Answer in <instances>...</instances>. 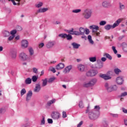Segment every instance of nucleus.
<instances>
[{"label":"nucleus","instance_id":"nucleus-31","mask_svg":"<svg viewBox=\"0 0 127 127\" xmlns=\"http://www.w3.org/2000/svg\"><path fill=\"white\" fill-rule=\"evenodd\" d=\"M100 106L97 105L94 107V111H96V114H99V112H100Z\"/></svg>","mask_w":127,"mask_h":127},{"label":"nucleus","instance_id":"nucleus-54","mask_svg":"<svg viewBox=\"0 0 127 127\" xmlns=\"http://www.w3.org/2000/svg\"><path fill=\"white\" fill-rule=\"evenodd\" d=\"M54 80H55V77H52V78H50L48 80V82L49 83H52V82H53V81H54Z\"/></svg>","mask_w":127,"mask_h":127},{"label":"nucleus","instance_id":"nucleus-35","mask_svg":"<svg viewBox=\"0 0 127 127\" xmlns=\"http://www.w3.org/2000/svg\"><path fill=\"white\" fill-rule=\"evenodd\" d=\"M43 81V87H45L46 85H47V82H48V80H47V78H45V79H42Z\"/></svg>","mask_w":127,"mask_h":127},{"label":"nucleus","instance_id":"nucleus-38","mask_svg":"<svg viewBox=\"0 0 127 127\" xmlns=\"http://www.w3.org/2000/svg\"><path fill=\"white\" fill-rule=\"evenodd\" d=\"M14 36H15V35H11V36H9V37L7 38V41H11L12 40H13V38H14Z\"/></svg>","mask_w":127,"mask_h":127},{"label":"nucleus","instance_id":"nucleus-61","mask_svg":"<svg viewBox=\"0 0 127 127\" xmlns=\"http://www.w3.org/2000/svg\"><path fill=\"white\" fill-rule=\"evenodd\" d=\"M17 29L18 31H20L22 30V28L21 27V26H18L17 27Z\"/></svg>","mask_w":127,"mask_h":127},{"label":"nucleus","instance_id":"nucleus-16","mask_svg":"<svg viewBox=\"0 0 127 127\" xmlns=\"http://www.w3.org/2000/svg\"><path fill=\"white\" fill-rule=\"evenodd\" d=\"M65 67V65L63 63H60L58 65H56V69L57 70H62Z\"/></svg>","mask_w":127,"mask_h":127},{"label":"nucleus","instance_id":"nucleus-51","mask_svg":"<svg viewBox=\"0 0 127 127\" xmlns=\"http://www.w3.org/2000/svg\"><path fill=\"white\" fill-rule=\"evenodd\" d=\"M112 50H113V52H114L115 54H117V53H118V51H117V49H116V47L112 46Z\"/></svg>","mask_w":127,"mask_h":127},{"label":"nucleus","instance_id":"nucleus-21","mask_svg":"<svg viewBox=\"0 0 127 127\" xmlns=\"http://www.w3.org/2000/svg\"><path fill=\"white\" fill-rule=\"evenodd\" d=\"M71 45L74 49H78L81 46V45L77 44L75 42L72 43Z\"/></svg>","mask_w":127,"mask_h":127},{"label":"nucleus","instance_id":"nucleus-58","mask_svg":"<svg viewBox=\"0 0 127 127\" xmlns=\"http://www.w3.org/2000/svg\"><path fill=\"white\" fill-rule=\"evenodd\" d=\"M48 124H53V120L52 119H48Z\"/></svg>","mask_w":127,"mask_h":127},{"label":"nucleus","instance_id":"nucleus-59","mask_svg":"<svg viewBox=\"0 0 127 127\" xmlns=\"http://www.w3.org/2000/svg\"><path fill=\"white\" fill-rule=\"evenodd\" d=\"M83 123H84V122L80 121L79 123L77 125V127H81V126H82V125H83Z\"/></svg>","mask_w":127,"mask_h":127},{"label":"nucleus","instance_id":"nucleus-64","mask_svg":"<svg viewBox=\"0 0 127 127\" xmlns=\"http://www.w3.org/2000/svg\"><path fill=\"white\" fill-rule=\"evenodd\" d=\"M123 112L125 113V114H127V109L125 108H123Z\"/></svg>","mask_w":127,"mask_h":127},{"label":"nucleus","instance_id":"nucleus-26","mask_svg":"<svg viewBox=\"0 0 127 127\" xmlns=\"http://www.w3.org/2000/svg\"><path fill=\"white\" fill-rule=\"evenodd\" d=\"M89 28L90 29H95V30H96L97 31V30H99V27L97 25H92L89 26Z\"/></svg>","mask_w":127,"mask_h":127},{"label":"nucleus","instance_id":"nucleus-43","mask_svg":"<svg viewBox=\"0 0 127 127\" xmlns=\"http://www.w3.org/2000/svg\"><path fill=\"white\" fill-rule=\"evenodd\" d=\"M41 125L42 126H43V125H45V117H44V116H43L42 120L41 121Z\"/></svg>","mask_w":127,"mask_h":127},{"label":"nucleus","instance_id":"nucleus-14","mask_svg":"<svg viewBox=\"0 0 127 127\" xmlns=\"http://www.w3.org/2000/svg\"><path fill=\"white\" fill-rule=\"evenodd\" d=\"M21 46L22 48H27L28 46V41L26 40H23L21 42Z\"/></svg>","mask_w":127,"mask_h":127},{"label":"nucleus","instance_id":"nucleus-13","mask_svg":"<svg viewBox=\"0 0 127 127\" xmlns=\"http://www.w3.org/2000/svg\"><path fill=\"white\" fill-rule=\"evenodd\" d=\"M102 6H103V7H111L112 4L109 1H104L102 2Z\"/></svg>","mask_w":127,"mask_h":127},{"label":"nucleus","instance_id":"nucleus-17","mask_svg":"<svg viewBox=\"0 0 127 127\" xmlns=\"http://www.w3.org/2000/svg\"><path fill=\"white\" fill-rule=\"evenodd\" d=\"M77 68L78 70L80 71V72H84V71H85V68H86V67L85 66V65L80 64L77 65Z\"/></svg>","mask_w":127,"mask_h":127},{"label":"nucleus","instance_id":"nucleus-8","mask_svg":"<svg viewBox=\"0 0 127 127\" xmlns=\"http://www.w3.org/2000/svg\"><path fill=\"white\" fill-rule=\"evenodd\" d=\"M99 77H100V78H102V79H104V80H105L106 81L112 79V77H111V76L106 74H100L99 75Z\"/></svg>","mask_w":127,"mask_h":127},{"label":"nucleus","instance_id":"nucleus-27","mask_svg":"<svg viewBox=\"0 0 127 127\" xmlns=\"http://www.w3.org/2000/svg\"><path fill=\"white\" fill-rule=\"evenodd\" d=\"M103 56L106 57V58H108L109 60H112L113 59V57L108 53H104Z\"/></svg>","mask_w":127,"mask_h":127},{"label":"nucleus","instance_id":"nucleus-32","mask_svg":"<svg viewBox=\"0 0 127 127\" xmlns=\"http://www.w3.org/2000/svg\"><path fill=\"white\" fill-rule=\"evenodd\" d=\"M114 72L115 74H116L117 75H119V74H120V73L122 72V70H121V69L118 68H115L114 69Z\"/></svg>","mask_w":127,"mask_h":127},{"label":"nucleus","instance_id":"nucleus-48","mask_svg":"<svg viewBox=\"0 0 127 127\" xmlns=\"http://www.w3.org/2000/svg\"><path fill=\"white\" fill-rule=\"evenodd\" d=\"M65 38H66V39L67 40H71V39H72V37L71 35H67L66 34Z\"/></svg>","mask_w":127,"mask_h":127},{"label":"nucleus","instance_id":"nucleus-50","mask_svg":"<svg viewBox=\"0 0 127 127\" xmlns=\"http://www.w3.org/2000/svg\"><path fill=\"white\" fill-rule=\"evenodd\" d=\"M11 57L13 59H15V58H16V53H12L11 55Z\"/></svg>","mask_w":127,"mask_h":127},{"label":"nucleus","instance_id":"nucleus-52","mask_svg":"<svg viewBox=\"0 0 127 127\" xmlns=\"http://www.w3.org/2000/svg\"><path fill=\"white\" fill-rule=\"evenodd\" d=\"M50 70L53 72V73H55L56 72V70L55 69V68L52 66L50 67Z\"/></svg>","mask_w":127,"mask_h":127},{"label":"nucleus","instance_id":"nucleus-42","mask_svg":"<svg viewBox=\"0 0 127 127\" xmlns=\"http://www.w3.org/2000/svg\"><path fill=\"white\" fill-rule=\"evenodd\" d=\"M59 37H62V38H66V36H67L66 34H60L59 35Z\"/></svg>","mask_w":127,"mask_h":127},{"label":"nucleus","instance_id":"nucleus-23","mask_svg":"<svg viewBox=\"0 0 127 127\" xmlns=\"http://www.w3.org/2000/svg\"><path fill=\"white\" fill-rule=\"evenodd\" d=\"M3 37H8L10 35V33L7 31H4L2 32Z\"/></svg>","mask_w":127,"mask_h":127},{"label":"nucleus","instance_id":"nucleus-63","mask_svg":"<svg viewBox=\"0 0 127 127\" xmlns=\"http://www.w3.org/2000/svg\"><path fill=\"white\" fill-rule=\"evenodd\" d=\"M44 46V44L43 43H42L39 45V48H42Z\"/></svg>","mask_w":127,"mask_h":127},{"label":"nucleus","instance_id":"nucleus-47","mask_svg":"<svg viewBox=\"0 0 127 127\" xmlns=\"http://www.w3.org/2000/svg\"><path fill=\"white\" fill-rule=\"evenodd\" d=\"M16 32H17V31H16V30H13L10 31V34L15 36L16 34Z\"/></svg>","mask_w":127,"mask_h":127},{"label":"nucleus","instance_id":"nucleus-18","mask_svg":"<svg viewBox=\"0 0 127 127\" xmlns=\"http://www.w3.org/2000/svg\"><path fill=\"white\" fill-rule=\"evenodd\" d=\"M54 45H55V42H54V41H49L47 44V48H52V47H53Z\"/></svg>","mask_w":127,"mask_h":127},{"label":"nucleus","instance_id":"nucleus-29","mask_svg":"<svg viewBox=\"0 0 127 127\" xmlns=\"http://www.w3.org/2000/svg\"><path fill=\"white\" fill-rule=\"evenodd\" d=\"M87 38H88V41L89 42V43H90V44H94V41H93V40H92V36L91 35H88Z\"/></svg>","mask_w":127,"mask_h":127},{"label":"nucleus","instance_id":"nucleus-60","mask_svg":"<svg viewBox=\"0 0 127 127\" xmlns=\"http://www.w3.org/2000/svg\"><path fill=\"white\" fill-rule=\"evenodd\" d=\"M85 34H89L90 33V30H89V29H86L85 30Z\"/></svg>","mask_w":127,"mask_h":127},{"label":"nucleus","instance_id":"nucleus-62","mask_svg":"<svg viewBox=\"0 0 127 127\" xmlns=\"http://www.w3.org/2000/svg\"><path fill=\"white\" fill-rule=\"evenodd\" d=\"M111 116L112 117H113V118H118L119 117V115L118 114H112Z\"/></svg>","mask_w":127,"mask_h":127},{"label":"nucleus","instance_id":"nucleus-44","mask_svg":"<svg viewBox=\"0 0 127 127\" xmlns=\"http://www.w3.org/2000/svg\"><path fill=\"white\" fill-rule=\"evenodd\" d=\"M119 6H120V8L121 10H122V9H124L125 7V5H124L122 3H119Z\"/></svg>","mask_w":127,"mask_h":127},{"label":"nucleus","instance_id":"nucleus-22","mask_svg":"<svg viewBox=\"0 0 127 127\" xmlns=\"http://www.w3.org/2000/svg\"><path fill=\"white\" fill-rule=\"evenodd\" d=\"M126 96H127V92H125L122 93L119 96L120 98H121L120 100L121 102H123L124 101V98L123 97H126Z\"/></svg>","mask_w":127,"mask_h":127},{"label":"nucleus","instance_id":"nucleus-24","mask_svg":"<svg viewBox=\"0 0 127 127\" xmlns=\"http://www.w3.org/2000/svg\"><path fill=\"white\" fill-rule=\"evenodd\" d=\"M55 102H56V100L54 99L52 100H50L47 102V106H48V107H50V106H51L52 104H54Z\"/></svg>","mask_w":127,"mask_h":127},{"label":"nucleus","instance_id":"nucleus-1","mask_svg":"<svg viewBox=\"0 0 127 127\" xmlns=\"http://www.w3.org/2000/svg\"><path fill=\"white\" fill-rule=\"evenodd\" d=\"M105 88L108 93L114 92V91H117L118 90V86L116 85H111L109 83H105Z\"/></svg>","mask_w":127,"mask_h":127},{"label":"nucleus","instance_id":"nucleus-49","mask_svg":"<svg viewBox=\"0 0 127 127\" xmlns=\"http://www.w3.org/2000/svg\"><path fill=\"white\" fill-rule=\"evenodd\" d=\"M72 35H80V33L77 31H74L72 33H71Z\"/></svg>","mask_w":127,"mask_h":127},{"label":"nucleus","instance_id":"nucleus-46","mask_svg":"<svg viewBox=\"0 0 127 127\" xmlns=\"http://www.w3.org/2000/svg\"><path fill=\"white\" fill-rule=\"evenodd\" d=\"M79 107L80 109H83V108H84V105L83 104V102L82 101L79 102Z\"/></svg>","mask_w":127,"mask_h":127},{"label":"nucleus","instance_id":"nucleus-3","mask_svg":"<svg viewBox=\"0 0 127 127\" xmlns=\"http://www.w3.org/2000/svg\"><path fill=\"white\" fill-rule=\"evenodd\" d=\"M99 72L96 69H90L88 70L86 75L87 77H94L96 76Z\"/></svg>","mask_w":127,"mask_h":127},{"label":"nucleus","instance_id":"nucleus-20","mask_svg":"<svg viewBox=\"0 0 127 127\" xmlns=\"http://www.w3.org/2000/svg\"><path fill=\"white\" fill-rule=\"evenodd\" d=\"M35 6L36 7V8H40V7H42V6H43V2L39 1L37 2L35 4Z\"/></svg>","mask_w":127,"mask_h":127},{"label":"nucleus","instance_id":"nucleus-41","mask_svg":"<svg viewBox=\"0 0 127 127\" xmlns=\"http://www.w3.org/2000/svg\"><path fill=\"white\" fill-rule=\"evenodd\" d=\"M26 93V90L25 89L23 88L21 90V96L22 97L24 94Z\"/></svg>","mask_w":127,"mask_h":127},{"label":"nucleus","instance_id":"nucleus-10","mask_svg":"<svg viewBox=\"0 0 127 127\" xmlns=\"http://www.w3.org/2000/svg\"><path fill=\"white\" fill-rule=\"evenodd\" d=\"M32 97V91H29L27 93L26 97V101L27 102H29L30 101L31 97Z\"/></svg>","mask_w":127,"mask_h":127},{"label":"nucleus","instance_id":"nucleus-6","mask_svg":"<svg viewBox=\"0 0 127 127\" xmlns=\"http://www.w3.org/2000/svg\"><path fill=\"white\" fill-rule=\"evenodd\" d=\"M19 57L20 59H21L22 61H26V60H27V59H28V57L24 53H21L19 54Z\"/></svg>","mask_w":127,"mask_h":127},{"label":"nucleus","instance_id":"nucleus-55","mask_svg":"<svg viewBox=\"0 0 127 127\" xmlns=\"http://www.w3.org/2000/svg\"><path fill=\"white\" fill-rule=\"evenodd\" d=\"M108 123L107 122H104L103 123L102 127H108Z\"/></svg>","mask_w":127,"mask_h":127},{"label":"nucleus","instance_id":"nucleus-37","mask_svg":"<svg viewBox=\"0 0 127 127\" xmlns=\"http://www.w3.org/2000/svg\"><path fill=\"white\" fill-rule=\"evenodd\" d=\"M28 50L30 55L32 56L34 54V51H33V49H32V48H29Z\"/></svg>","mask_w":127,"mask_h":127},{"label":"nucleus","instance_id":"nucleus-2","mask_svg":"<svg viewBox=\"0 0 127 127\" xmlns=\"http://www.w3.org/2000/svg\"><path fill=\"white\" fill-rule=\"evenodd\" d=\"M121 21L122 20L121 19H119L113 24V25H107L104 27V28L106 30H110V29H112V28H115L117 27V26H118Z\"/></svg>","mask_w":127,"mask_h":127},{"label":"nucleus","instance_id":"nucleus-34","mask_svg":"<svg viewBox=\"0 0 127 127\" xmlns=\"http://www.w3.org/2000/svg\"><path fill=\"white\" fill-rule=\"evenodd\" d=\"M31 81H32V79L31 78H27L25 81V84H31Z\"/></svg>","mask_w":127,"mask_h":127},{"label":"nucleus","instance_id":"nucleus-33","mask_svg":"<svg viewBox=\"0 0 127 127\" xmlns=\"http://www.w3.org/2000/svg\"><path fill=\"white\" fill-rule=\"evenodd\" d=\"M83 87H84V88H89L90 87H92V85H91L89 81L88 82L84 83Z\"/></svg>","mask_w":127,"mask_h":127},{"label":"nucleus","instance_id":"nucleus-45","mask_svg":"<svg viewBox=\"0 0 127 127\" xmlns=\"http://www.w3.org/2000/svg\"><path fill=\"white\" fill-rule=\"evenodd\" d=\"M4 113H5V109L4 108L0 109V114H1V115H3Z\"/></svg>","mask_w":127,"mask_h":127},{"label":"nucleus","instance_id":"nucleus-11","mask_svg":"<svg viewBox=\"0 0 127 127\" xmlns=\"http://www.w3.org/2000/svg\"><path fill=\"white\" fill-rule=\"evenodd\" d=\"M49 9V8H48L47 7H43V8H41L38 9L37 10V12L38 13L46 12V11H48Z\"/></svg>","mask_w":127,"mask_h":127},{"label":"nucleus","instance_id":"nucleus-19","mask_svg":"<svg viewBox=\"0 0 127 127\" xmlns=\"http://www.w3.org/2000/svg\"><path fill=\"white\" fill-rule=\"evenodd\" d=\"M41 89V87H40V84L39 83L36 84L35 89L34 90V91L35 93H38V92H39V91H40Z\"/></svg>","mask_w":127,"mask_h":127},{"label":"nucleus","instance_id":"nucleus-57","mask_svg":"<svg viewBox=\"0 0 127 127\" xmlns=\"http://www.w3.org/2000/svg\"><path fill=\"white\" fill-rule=\"evenodd\" d=\"M68 33L72 34L74 32V29L72 28L71 30L67 31Z\"/></svg>","mask_w":127,"mask_h":127},{"label":"nucleus","instance_id":"nucleus-40","mask_svg":"<svg viewBox=\"0 0 127 127\" xmlns=\"http://www.w3.org/2000/svg\"><path fill=\"white\" fill-rule=\"evenodd\" d=\"M38 79V77L36 75H34L32 77V80L33 82H36L37 81V79Z\"/></svg>","mask_w":127,"mask_h":127},{"label":"nucleus","instance_id":"nucleus-12","mask_svg":"<svg viewBox=\"0 0 127 127\" xmlns=\"http://www.w3.org/2000/svg\"><path fill=\"white\" fill-rule=\"evenodd\" d=\"M72 69V66L71 65H68L66 66L64 70H63V73L64 74H68L69 72H70V70Z\"/></svg>","mask_w":127,"mask_h":127},{"label":"nucleus","instance_id":"nucleus-9","mask_svg":"<svg viewBox=\"0 0 127 127\" xmlns=\"http://www.w3.org/2000/svg\"><path fill=\"white\" fill-rule=\"evenodd\" d=\"M116 82L118 85H123L124 78L122 76H119L116 78Z\"/></svg>","mask_w":127,"mask_h":127},{"label":"nucleus","instance_id":"nucleus-30","mask_svg":"<svg viewBox=\"0 0 127 127\" xmlns=\"http://www.w3.org/2000/svg\"><path fill=\"white\" fill-rule=\"evenodd\" d=\"M89 60L90 62H96V61H97V58H96V57H90Z\"/></svg>","mask_w":127,"mask_h":127},{"label":"nucleus","instance_id":"nucleus-36","mask_svg":"<svg viewBox=\"0 0 127 127\" xmlns=\"http://www.w3.org/2000/svg\"><path fill=\"white\" fill-rule=\"evenodd\" d=\"M81 9H75L72 10V12L73 13H79V12H81Z\"/></svg>","mask_w":127,"mask_h":127},{"label":"nucleus","instance_id":"nucleus-5","mask_svg":"<svg viewBox=\"0 0 127 127\" xmlns=\"http://www.w3.org/2000/svg\"><path fill=\"white\" fill-rule=\"evenodd\" d=\"M52 119L53 120H59L61 117V115L58 112H53L51 115Z\"/></svg>","mask_w":127,"mask_h":127},{"label":"nucleus","instance_id":"nucleus-53","mask_svg":"<svg viewBox=\"0 0 127 127\" xmlns=\"http://www.w3.org/2000/svg\"><path fill=\"white\" fill-rule=\"evenodd\" d=\"M33 73H35V74H37V73H38V70L36 67H34L33 68Z\"/></svg>","mask_w":127,"mask_h":127},{"label":"nucleus","instance_id":"nucleus-7","mask_svg":"<svg viewBox=\"0 0 127 127\" xmlns=\"http://www.w3.org/2000/svg\"><path fill=\"white\" fill-rule=\"evenodd\" d=\"M89 118L90 120H96L98 118V115L93 112H90L89 113Z\"/></svg>","mask_w":127,"mask_h":127},{"label":"nucleus","instance_id":"nucleus-15","mask_svg":"<svg viewBox=\"0 0 127 127\" xmlns=\"http://www.w3.org/2000/svg\"><path fill=\"white\" fill-rule=\"evenodd\" d=\"M89 82L90 84V85H91V87H94V86L97 84L98 79H97V78H92Z\"/></svg>","mask_w":127,"mask_h":127},{"label":"nucleus","instance_id":"nucleus-25","mask_svg":"<svg viewBox=\"0 0 127 127\" xmlns=\"http://www.w3.org/2000/svg\"><path fill=\"white\" fill-rule=\"evenodd\" d=\"M123 49L125 52H127V44L126 43H123L122 44Z\"/></svg>","mask_w":127,"mask_h":127},{"label":"nucleus","instance_id":"nucleus-4","mask_svg":"<svg viewBox=\"0 0 127 127\" xmlns=\"http://www.w3.org/2000/svg\"><path fill=\"white\" fill-rule=\"evenodd\" d=\"M83 16L85 19H89L92 16V10L91 9H85L83 13Z\"/></svg>","mask_w":127,"mask_h":127},{"label":"nucleus","instance_id":"nucleus-28","mask_svg":"<svg viewBox=\"0 0 127 127\" xmlns=\"http://www.w3.org/2000/svg\"><path fill=\"white\" fill-rule=\"evenodd\" d=\"M79 33H80V35H83V34L85 33V28L83 27H80L79 28Z\"/></svg>","mask_w":127,"mask_h":127},{"label":"nucleus","instance_id":"nucleus-39","mask_svg":"<svg viewBox=\"0 0 127 127\" xmlns=\"http://www.w3.org/2000/svg\"><path fill=\"white\" fill-rule=\"evenodd\" d=\"M106 24H107V21H106L102 20L99 22V25L101 26L106 25Z\"/></svg>","mask_w":127,"mask_h":127},{"label":"nucleus","instance_id":"nucleus-56","mask_svg":"<svg viewBox=\"0 0 127 127\" xmlns=\"http://www.w3.org/2000/svg\"><path fill=\"white\" fill-rule=\"evenodd\" d=\"M63 118L65 119V118H67V114H66V112H63Z\"/></svg>","mask_w":127,"mask_h":127}]
</instances>
